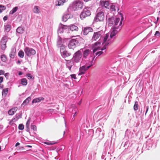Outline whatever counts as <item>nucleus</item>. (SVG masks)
Segmentation results:
<instances>
[{
    "instance_id": "f257e3e1",
    "label": "nucleus",
    "mask_w": 160,
    "mask_h": 160,
    "mask_svg": "<svg viewBox=\"0 0 160 160\" xmlns=\"http://www.w3.org/2000/svg\"><path fill=\"white\" fill-rule=\"evenodd\" d=\"M109 36V34H106L103 38V41L102 44H104L103 47L100 49L102 51L106 49L107 46L110 42L109 39H108ZM101 43L100 42H98L95 43V47L93 50V52L94 53L98 50H100V48L98 47V45H99Z\"/></svg>"
},
{
    "instance_id": "f03ea898",
    "label": "nucleus",
    "mask_w": 160,
    "mask_h": 160,
    "mask_svg": "<svg viewBox=\"0 0 160 160\" xmlns=\"http://www.w3.org/2000/svg\"><path fill=\"white\" fill-rule=\"evenodd\" d=\"M94 58V57H93L91 56L90 58L89 59L91 64L89 66L85 65L80 67L79 69V72L78 73V75L80 76L85 74V72L92 65L93 63V61Z\"/></svg>"
},
{
    "instance_id": "7ed1b4c3",
    "label": "nucleus",
    "mask_w": 160,
    "mask_h": 160,
    "mask_svg": "<svg viewBox=\"0 0 160 160\" xmlns=\"http://www.w3.org/2000/svg\"><path fill=\"white\" fill-rule=\"evenodd\" d=\"M79 38H73L70 40L68 47L69 48L74 49L79 45Z\"/></svg>"
},
{
    "instance_id": "20e7f679",
    "label": "nucleus",
    "mask_w": 160,
    "mask_h": 160,
    "mask_svg": "<svg viewBox=\"0 0 160 160\" xmlns=\"http://www.w3.org/2000/svg\"><path fill=\"white\" fill-rule=\"evenodd\" d=\"M122 20H121L119 23V25L118 26H115L112 28V31L110 35V38H114V37L116 35V34L122 28Z\"/></svg>"
},
{
    "instance_id": "39448f33",
    "label": "nucleus",
    "mask_w": 160,
    "mask_h": 160,
    "mask_svg": "<svg viewBox=\"0 0 160 160\" xmlns=\"http://www.w3.org/2000/svg\"><path fill=\"white\" fill-rule=\"evenodd\" d=\"M120 20V19L119 18L114 17L109 18L108 20V25L109 26H112L113 25H114V27L117 26Z\"/></svg>"
},
{
    "instance_id": "423d86ee",
    "label": "nucleus",
    "mask_w": 160,
    "mask_h": 160,
    "mask_svg": "<svg viewBox=\"0 0 160 160\" xmlns=\"http://www.w3.org/2000/svg\"><path fill=\"white\" fill-rule=\"evenodd\" d=\"M83 7V3L82 2L79 0H78L72 3L71 8L73 10L75 11L78 10L79 8H82Z\"/></svg>"
},
{
    "instance_id": "0eeeda50",
    "label": "nucleus",
    "mask_w": 160,
    "mask_h": 160,
    "mask_svg": "<svg viewBox=\"0 0 160 160\" xmlns=\"http://www.w3.org/2000/svg\"><path fill=\"white\" fill-rule=\"evenodd\" d=\"M82 57V54L81 50H78L74 54L72 58V60L75 63H78Z\"/></svg>"
},
{
    "instance_id": "6e6552de",
    "label": "nucleus",
    "mask_w": 160,
    "mask_h": 160,
    "mask_svg": "<svg viewBox=\"0 0 160 160\" xmlns=\"http://www.w3.org/2000/svg\"><path fill=\"white\" fill-rule=\"evenodd\" d=\"M104 18V12L101 11L98 12L95 16L94 19L95 22L99 21H102Z\"/></svg>"
},
{
    "instance_id": "1a4fd4ad",
    "label": "nucleus",
    "mask_w": 160,
    "mask_h": 160,
    "mask_svg": "<svg viewBox=\"0 0 160 160\" xmlns=\"http://www.w3.org/2000/svg\"><path fill=\"white\" fill-rule=\"evenodd\" d=\"M89 9L90 8L89 7H87L84 9L80 15L81 19H82L86 17L89 16L91 15V12L89 10Z\"/></svg>"
},
{
    "instance_id": "9d476101",
    "label": "nucleus",
    "mask_w": 160,
    "mask_h": 160,
    "mask_svg": "<svg viewBox=\"0 0 160 160\" xmlns=\"http://www.w3.org/2000/svg\"><path fill=\"white\" fill-rule=\"evenodd\" d=\"M80 50H81V52H83V54L82 55V56L83 57L82 59H85L87 58L89 56V55H90V58L91 56L93 57L92 55V54H90L91 51L89 49H81ZM94 57H95L94 56ZM90 58H89V59Z\"/></svg>"
},
{
    "instance_id": "9b49d317",
    "label": "nucleus",
    "mask_w": 160,
    "mask_h": 160,
    "mask_svg": "<svg viewBox=\"0 0 160 160\" xmlns=\"http://www.w3.org/2000/svg\"><path fill=\"white\" fill-rule=\"evenodd\" d=\"M24 50L26 54L29 57L36 53V51L33 49L28 47L25 48Z\"/></svg>"
},
{
    "instance_id": "f8f14e48",
    "label": "nucleus",
    "mask_w": 160,
    "mask_h": 160,
    "mask_svg": "<svg viewBox=\"0 0 160 160\" xmlns=\"http://www.w3.org/2000/svg\"><path fill=\"white\" fill-rule=\"evenodd\" d=\"M8 41V38L6 36L3 37L1 40L0 42V45L1 48L2 50H4L6 46V43Z\"/></svg>"
},
{
    "instance_id": "ddd939ff",
    "label": "nucleus",
    "mask_w": 160,
    "mask_h": 160,
    "mask_svg": "<svg viewBox=\"0 0 160 160\" xmlns=\"http://www.w3.org/2000/svg\"><path fill=\"white\" fill-rule=\"evenodd\" d=\"M104 34L103 31H100L94 32L92 38V39L94 41L97 40L99 38H101L102 36Z\"/></svg>"
},
{
    "instance_id": "4468645a",
    "label": "nucleus",
    "mask_w": 160,
    "mask_h": 160,
    "mask_svg": "<svg viewBox=\"0 0 160 160\" xmlns=\"http://www.w3.org/2000/svg\"><path fill=\"white\" fill-rule=\"evenodd\" d=\"M57 46L58 47L60 48V49L65 48L66 47L65 45H63L62 38L59 36L57 40Z\"/></svg>"
},
{
    "instance_id": "2eb2a0df",
    "label": "nucleus",
    "mask_w": 160,
    "mask_h": 160,
    "mask_svg": "<svg viewBox=\"0 0 160 160\" xmlns=\"http://www.w3.org/2000/svg\"><path fill=\"white\" fill-rule=\"evenodd\" d=\"M93 30L92 28L89 27H83L82 29V33L84 35H86L90 32H92Z\"/></svg>"
},
{
    "instance_id": "dca6fc26",
    "label": "nucleus",
    "mask_w": 160,
    "mask_h": 160,
    "mask_svg": "<svg viewBox=\"0 0 160 160\" xmlns=\"http://www.w3.org/2000/svg\"><path fill=\"white\" fill-rule=\"evenodd\" d=\"M60 51L61 55L63 58H66L71 55L70 53L65 50V48L61 49Z\"/></svg>"
},
{
    "instance_id": "f3484780",
    "label": "nucleus",
    "mask_w": 160,
    "mask_h": 160,
    "mask_svg": "<svg viewBox=\"0 0 160 160\" xmlns=\"http://www.w3.org/2000/svg\"><path fill=\"white\" fill-rule=\"evenodd\" d=\"M100 4L101 7L106 8H109L110 7V4L108 0H102L100 1Z\"/></svg>"
},
{
    "instance_id": "a211bd4d",
    "label": "nucleus",
    "mask_w": 160,
    "mask_h": 160,
    "mask_svg": "<svg viewBox=\"0 0 160 160\" xmlns=\"http://www.w3.org/2000/svg\"><path fill=\"white\" fill-rule=\"evenodd\" d=\"M70 18V15L68 12H65L62 16V20L64 22H66L68 19Z\"/></svg>"
},
{
    "instance_id": "6ab92c4d",
    "label": "nucleus",
    "mask_w": 160,
    "mask_h": 160,
    "mask_svg": "<svg viewBox=\"0 0 160 160\" xmlns=\"http://www.w3.org/2000/svg\"><path fill=\"white\" fill-rule=\"evenodd\" d=\"M16 49L15 48H13L11 49V51L9 54V56L11 58L13 59L16 54Z\"/></svg>"
},
{
    "instance_id": "aec40b11",
    "label": "nucleus",
    "mask_w": 160,
    "mask_h": 160,
    "mask_svg": "<svg viewBox=\"0 0 160 160\" xmlns=\"http://www.w3.org/2000/svg\"><path fill=\"white\" fill-rule=\"evenodd\" d=\"M17 110L18 108L17 107L12 108L8 111V114L10 115H12L17 111Z\"/></svg>"
},
{
    "instance_id": "412c9836",
    "label": "nucleus",
    "mask_w": 160,
    "mask_h": 160,
    "mask_svg": "<svg viewBox=\"0 0 160 160\" xmlns=\"http://www.w3.org/2000/svg\"><path fill=\"white\" fill-rule=\"evenodd\" d=\"M65 26L63 25L62 24H61L59 25V28L58 30V33H61L63 32L64 30L65 29Z\"/></svg>"
},
{
    "instance_id": "4be33fe9",
    "label": "nucleus",
    "mask_w": 160,
    "mask_h": 160,
    "mask_svg": "<svg viewBox=\"0 0 160 160\" xmlns=\"http://www.w3.org/2000/svg\"><path fill=\"white\" fill-rule=\"evenodd\" d=\"M44 100V98L42 97H39L38 98H36L34 99H33L32 101V103H36L37 102H41L42 100Z\"/></svg>"
},
{
    "instance_id": "5701e85b",
    "label": "nucleus",
    "mask_w": 160,
    "mask_h": 160,
    "mask_svg": "<svg viewBox=\"0 0 160 160\" xmlns=\"http://www.w3.org/2000/svg\"><path fill=\"white\" fill-rule=\"evenodd\" d=\"M24 31V28L22 27H18L16 30V32L19 34L23 33Z\"/></svg>"
},
{
    "instance_id": "b1692460",
    "label": "nucleus",
    "mask_w": 160,
    "mask_h": 160,
    "mask_svg": "<svg viewBox=\"0 0 160 160\" xmlns=\"http://www.w3.org/2000/svg\"><path fill=\"white\" fill-rule=\"evenodd\" d=\"M70 30L72 31H77L78 30V27L74 25H72L70 26Z\"/></svg>"
},
{
    "instance_id": "393cba45",
    "label": "nucleus",
    "mask_w": 160,
    "mask_h": 160,
    "mask_svg": "<svg viewBox=\"0 0 160 160\" xmlns=\"http://www.w3.org/2000/svg\"><path fill=\"white\" fill-rule=\"evenodd\" d=\"M65 60L66 61V67L70 66H72L74 64V61H72L71 60H66V59Z\"/></svg>"
},
{
    "instance_id": "a878e982",
    "label": "nucleus",
    "mask_w": 160,
    "mask_h": 160,
    "mask_svg": "<svg viewBox=\"0 0 160 160\" xmlns=\"http://www.w3.org/2000/svg\"><path fill=\"white\" fill-rule=\"evenodd\" d=\"M32 11L34 13L36 14L39 13L40 12L39 10V7L37 6H34L32 9Z\"/></svg>"
},
{
    "instance_id": "bb28decb",
    "label": "nucleus",
    "mask_w": 160,
    "mask_h": 160,
    "mask_svg": "<svg viewBox=\"0 0 160 160\" xmlns=\"http://www.w3.org/2000/svg\"><path fill=\"white\" fill-rule=\"evenodd\" d=\"M31 99V98L30 97H28L23 101L22 105L24 106L26 105L29 102Z\"/></svg>"
},
{
    "instance_id": "cd10ccee",
    "label": "nucleus",
    "mask_w": 160,
    "mask_h": 160,
    "mask_svg": "<svg viewBox=\"0 0 160 160\" xmlns=\"http://www.w3.org/2000/svg\"><path fill=\"white\" fill-rule=\"evenodd\" d=\"M4 30L6 32H9L11 30V26L9 24H7L5 25L4 27Z\"/></svg>"
},
{
    "instance_id": "c85d7f7f",
    "label": "nucleus",
    "mask_w": 160,
    "mask_h": 160,
    "mask_svg": "<svg viewBox=\"0 0 160 160\" xmlns=\"http://www.w3.org/2000/svg\"><path fill=\"white\" fill-rule=\"evenodd\" d=\"M18 9V7H16L14 8L10 12L9 14H13L17 11Z\"/></svg>"
},
{
    "instance_id": "c756f323",
    "label": "nucleus",
    "mask_w": 160,
    "mask_h": 160,
    "mask_svg": "<svg viewBox=\"0 0 160 160\" xmlns=\"http://www.w3.org/2000/svg\"><path fill=\"white\" fill-rule=\"evenodd\" d=\"M21 84L23 85H26L27 84V79L25 78H23L21 80Z\"/></svg>"
},
{
    "instance_id": "7c9ffc66",
    "label": "nucleus",
    "mask_w": 160,
    "mask_h": 160,
    "mask_svg": "<svg viewBox=\"0 0 160 160\" xmlns=\"http://www.w3.org/2000/svg\"><path fill=\"white\" fill-rule=\"evenodd\" d=\"M24 53L22 51H19L18 53V56L21 58H23L24 56Z\"/></svg>"
},
{
    "instance_id": "2f4dec72",
    "label": "nucleus",
    "mask_w": 160,
    "mask_h": 160,
    "mask_svg": "<svg viewBox=\"0 0 160 160\" xmlns=\"http://www.w3.org/2000/svg\"><path fill=\"white\" fill-rule=\"evenodd\" d=\"M2 61L5 62L6 60V58L5 55L4 54L2 55L0 57Z\"/></svg>"
},
{
    "instance_id": "473e14b6",
    "label": "nucleus",
    "mask_w": 160,
    "mask_h": 160,
    "mask_svg": "<svg viewBox=\"0 0 160 160\" xmlns=\"http://www.w3.org/2000/svg\"><path fill=\"white\" fill-rule=\"evenodd\" d=\"M138 102H136L135 103L134 105L133 106L134 109L135 111L138 110Z\"/></svg>"
},
{
    "instance_id": "72a5a7b5",
    "label": "nucleus",
    "mask_w": 160,
    "mask_h": 160,
    "mask_svg": "<svg viewBox=\"0 0 160 160\" xmlns=\"http://www.w3.org/2000/svg\"><path fill=\"white\" fill-rule=\"evenodd\" d=\"M30 121H31V119H30V118H29L28 120V121L27 122L26 124V127L27 128H29Z\"/></svg>"
},
{
    "instance_id": "f704fd0d",
    "label": "nucleus",
    "mask_w": 160,
    "mask_h": 160,
    "mask_svg": "<svg viewBox=\"0 0 160 160\" xmlns=\"http://www.w3.org/2000/svg\"><path fill=\"white\" fill-rule=\"evenodd\" d=\"M27 78L29 79H32L33 78V76L29 73H27L26 74Z\"/></svg>"
},
{
    "instance_id": "c9c22d12",
    "label": "nucleus",
    "mask_w": 160,
    "mask_h": 160,
    "mask_svg": "<svg viewBox=\"0 0 160 160\" xmlns=\"http://www.w3.org/2000/svg\"><path fill=\"white\" fill-rule=\"evenodd\" d=\"M115 7L114 5L112 4L110 6V9L112 10V11H115L116 9L115 8Z\"/></svg>"
},
{
    "instance_id": "e433bc0d",
    "label": "nucleus",
    "mask_w": 160,
    "mask_h": 160,
    "mask_svg": "<svg viewBox=\"0 0 160 160\" xmlns=\"http://www.w3.org/2000/svg\"><path fill=\"white\" fill-rule=\"evenodd\" d=\"M8 91H2V94L3 96L5 97L7 94Z\"/></svg>"
},
{
    "instance_id": "4c0bfd02",
    "label": "nucleus",
    "mask_w": 160,
    "mask_h": 160,
    "mask_svg": "<svg viewBox=\"0 0 160 160\" xmlns=\"http://www.w3.org/2000/svg\"><path fill=\"white\" fill-rule=\"evenodd\" d=\"M24 125L22 124H20L19 125L18 128L19 130H22L24 129Z\"/></svg>"
},
{
    "instance_id": "58836bf2",
    "label": "nucleus",
    "mask_w": 160,
    "mask_h": 160,
    "mask_svg": "<svg viewBox=\"0 0 160 160\" xmlns=\"http://www.w3.org/2000/svg\"><path fill=\"white\" fill-rule=\"evenodd\" d=\"M103 53H104L102 51H99V52H96L95 53V54L96 56L98 55V56H99L100 55L102 54Z\"/></svg>"
},
{
    "instance_id": "ea45409f",
    "label": "nucleus",
    "mask_w": 160,
    "mask_h": 160,
    "mask_svg": "<svg viewBox=\"0 0 160 160\" xmlns=\"http://www.w3.org/2000/svg\"><path fill=\"white\" fill-rule=\"evenodd\" d=\"M31 129H32L34 131L37 130V127L34 125H31Z\"/></svg>"
},
{
    "instance_id": "a19ab883",
    "label": "nucleus",
    "mask_w": 160,
    "mask_h": 160,
    "mask_svg": "<svg viewBox=\"0 0 160 160\" xmlns=\"http://www.w3.org/2000/svg\"><path fill=\"white\" fill-rule=\"evenodd\" d=\"M160 34V32L158 31H157L156 32L155 35L157 38H158L159 37Z\"/></svg>"
},
{
    "instance_id": "79ce46f5",
    "label": "nucleus",
    "mask_w": 160,
    "mask_h": 160,
    "mask_svg": "<svg viewBox=\"0 0 160 160\" xmlns=\"http://www.w3.org/2000/svg\"><path fill=\"white\" fill-rule=\"evenodd\" d=\"M44 143L48 145H52L56 143L55 142H45Z\"/></svg>"
},
{
    "instance_id": "37998d69",
    "label": "nucleus",
    "mask_w": 160,
    "mask_h": 160,
    "mask_svg": "<svg viewBox=\"0 0 160 160\" xmlns=\"http://www.w3.org/2000/svg\"><path fill=\"white\" fill-rule=\"evenodd\" d=\"M70 76H71V78H73V79H76V75L75 74H72V75H70Z\"/></svg>"
},
{
    "instance_id": "c03bdc74",
    "label": "nucleus",
    "mask_w": 160,
    "mask_h": 160,
    "mask_svg": "<svg viewBox=\"0 0 160 160\" xmlns=\"http://www.w3.org/2000/svg\"><path fill=\"white\" fill-rule=\"evenodd\" d=\"M0 8L1 9H2L3 10H5L6 9V7H5L0 5Z\"/></svg>"
},
{
    "instance_id": "a18cd8bd",
    "label": "nucleus",
    "mask_w": 160,
    "mask_h": 160,
    "mask_svg": "<svg viewBox=\"0 0 160 160\" xmlns=\"http://www.w3.org/2000/svg\"><path fill=\"white\" fill-rule=\"evenodd\" d=\"M4 75L5 77L7 78H8V77H9V73H6L5 74H4Z\"/></svg>"
},
{
    "instance_id": "49530a36",
    "label": "nucleus",
    "mask_w": 160,
    "mask_h": 160,
    "mask_svg": "<svg viewBox=\"0 0 160 160\" xmlns=\"http://www.w3.org/2000/svg\"><path fill=\"white\" fill-rule=\"evenodd\" d=\"M5 73V72L4 71L2 70H0V75H2V74H4Z\"/></svg>"
},
{
    "instance_id": "de8ad7c7",
    "label": "nucleus",
    "mask_w": 160,
    "mask_h": 160,
    "mask_svg": "<svg viewBox=\"0 0 160 160\" xmlns=\"http://www.w3.org/2000/svg\"><path fill=\"white\" fill-rule=\"evenodd\" d=\"M8 16H5L3 18V20L4 21H6L8 19Z\"/></svg>"
},
{
    "instance_id": "09e8293b",
    "label": "nucleus",
    "mask_w": 160,
    "mask_h": 160,
    "mask_svg": "<svg viewBox=\"0 0 160 160\" xmlns=\"http://www.w3.org/2000/svg\"><path fill=\"white\" fill-rule=\"evenodd\" d=\"M3 81V78L2 77H0V83L2 82Z\"/></svg>"
},
{
    "instance_id": "8fccbe9b",
    "label": "nucleus",
    "mask_w": 160,
    "mask_h": 160,
    "mask_svg": "<svg viewBox=\"0 0 160 160\" xmlns=\"http://www.w3.org/2000/svg\"><path fill=\"white\" fill-rule=\"evenodd\" d=\"M72 66H68L66 67L68 68L70 71H71V68Z\"/></svg>"
},
{
    "instance_id": "3c124183",
    "label": "nucleus",
    "mask_w": 160,
    "mask_h": 160,
    "mask_svg": "<svg viewBox=\"0 0 160 160\" xmlns=\"http://www.w3.org/2000/svg\"><path fill=\"white\" fill-rule=\"evenodd\" d=\"M147 110H146V113H145V115H146L147 113V112L148 111V106H147Z\"/></svg>"
},
{
    "instance_id": "603ef678",
    "label": "nucleus",
    "mask_w": 160,
    "mask_h": 160,
    "mask_svg": "<svg viewBox=\"0 0 160 160\" xmlns=\"http://www.w3.org/2000/svg\"><path fill=\"white\" fill-rule=\"evenodd\" d=\"M20 143L19 142H18L16 143L15 146L17 147V146L20 145Z\"/></svg>"
},
{
    "instance_id": "864d4df0",
    "label": "nucleus",
    "mask_w": 160,
    "mask_h": 160,
    "mask_svg": "<svg viewBox=\"0 0 160 160\" xmlns=\"http://www.w3.org/2000/svg\"><path fill=\"white\" fill-rule=\"evenodd\" d=\"M3 88V85H2L0 83V89H2Z\"/></svg>"
},
{
    "instance_id": "5fc2aeb1",
    "label": "nucleus",
    "mask_w": 160,
    "mask_h": 160,
    "mask_svg": "<svg viewBox=\"0 0 160 160\" xmlns=\"http://www.w3.org/2000/svg\"><path fill=\"white\" fill-rule=\"evenodd\" d=\"M26 147H28L30 148H31L32 147V146L31 145H26L25 146Z\"/></svg>"
},
{
    "instance_id": "6e6d98bb",
    "label": "nucleus",
    "mask_w": 160,
    "mask_h": 160,
    "mask_svg": "<svg viewBox=\"0 0 160 160\" xmlns=\"http://www.w3.org/2000/svg\"><path fill=\"white\" fill-rule=\"evenodd\" d=\"M22 73L21 72H20L18 73V75H21L22 74Z\"/></svg>"
},
{
    "instance_id": "4d7b16f0",
    "label": "nucleus",
    "mask_w": 160,
    "mask_h": 160,
    "mask_svg": "<svg viewBox=\"0 0 160 160\" xmlns=\"http://www.w3.org/2000/svg\"><path fill=\"white\" fill-rule=\"evenodd\" d=\"M49 111L50 112H52V111H53V109H49Z\"/></svg>"
},
{
    "instance_id": "13d9d810",
    "label": "nucleus",
    "mask_w": 160,
    "mask_h": 160,
    "mask_svg": "<svg viewBox=\"0 0 160 160\" xmlns=\"http://www.w3.org/2000/svg\"><path fill=\"white\" fill-rule=\"evenodd\" d=\"M21 63V61L20 60H18L17 61V63L18 64H20Z\"/></svg>"
},
{
    "instance_id": "bf43d9fd",
    "label": "nucleus",
    "mask_w": 160,
    "mask_h": 160,
    "mask_svg": "<svg viewBox=\"0 0 160 160\" xmlns=\"http://www.w3.org/2000/svg\"><path fill=\"white\" fill-rule=\"evenodd\" d=\"M3 10L2 9H1L0 8V13H1L2 12Z\"/></svg>"
},
{
    "instance_id": "052dcab7",
    "label": "nucleus",
    "mask_w": 160,
    "mask_h": 160,
    "mask_svg": "<svg viewBox=\"0 0 160 160\" xmlns=\"http://www.w3.org/2000/svg\"><path fill=\"white\" fill-rule=\"evenodd\" d=\"M81 103V100L79 102L78 104L80 105Z\"/></svg>"
},
{
    "instance_id": "680f3d73",
    "label": "nucleus",
    "mask_w": 160,
    "mask_h": 160,
    "mask_svg": "<svg viewBox=\"0 0 160 160\" xmlns=\"http://www.w3.org/2000/svg\"><path fill=\"white\" fill-rule=\"evenodd\" d=\"M76 114H77V112H75V113H74V115H73V117H74L75 116Z\"/></svg>"
},
{
    "instance_id": "e2e57ef3",
    "label": "nucleus",
    "mask_w": 160,
    "mask_h": 160,
    "mask_svg": "<svg viewBox=\"0 0 160 160\" xmlns=\"http://www.w3.org/2000/svg\"><path fill=\"white\" fill-rule=\"evenodd\" d=\"M3 90H4V89H3ZM5 90H8V88H7L5 89Z\"/></svg>"
},
{
    "instance_id": "0e129e2a",
    "label": "nucleus",
    "mask_w": 160,
    "mask_h": 160,
    "mask_svg": "<svg viewBox=\"0 0 160 160\" xmlns=\"http://www.w3.org/2000/svg\"><path fill=\"white\" fill-rule=\"evenodd\" d=\"M97 116V114H95L94 115V116Z\"/></svg>"
},
{
    "instance_id": "69168bd1",
    "label": "nucleus",
    "mask_w": 160,
    "mask_h": 160,
    "mask_svg": "<svg viewBox=\"0 0 160 160\" xmlns=\"http://www.w3.org/2000/svg\"><path fill=\"white\" fill-rule=\"evenodd\" d=\"M65 133V131H64L63 132V135H64V134Z\"/></svg>"
},
{
    "instance_id": "338daca9",
    "label": "nucleus",
    "mask_w": 160,
    "mask_h": 160,
    "mask_svg": "<svg viewBox=\"0 0 160 160\" xmlns=\"http://www.w3.org/2000/svg\"><path fill=\"white\" fill-rule=\"evenodd\" d=\"M1 146H0V151H1Z\"/></svg>"
},
{
    "instance_id": "774afa93",
    "label": "nucleus",
    "mask_w": 160,
    "mask_h": 160,
    "mask_svg": "<svg viewBox=\"0 0 160 160\" xmlns=\"http://www.w3.org/2000/svg\"><path fill=\"white\" fill-rule=\"evenodd\" d=\"M158 18H157V21H158Z\"/></svg>"
}]
</instances>
